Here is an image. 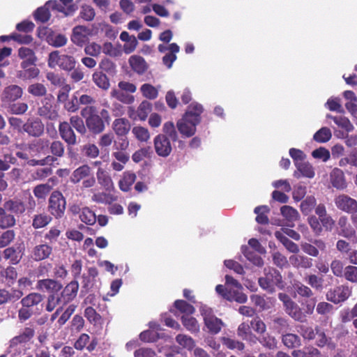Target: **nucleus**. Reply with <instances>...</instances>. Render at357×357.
Returning <instances> with one entry per match:
<instances>
[{
	"mask_svg": "<svg viewBox=\"0 0 357 357\" xmlns=\"http://www.w3.org/2000/svg\"><path fill=\"white\" fill-rule=\"evenodd\" d=\"M337 232L339 236L347 239H352L356 237L355 229L351 226L348 222V218L344 215L340 217L338 219Z\"/></svg>",
	"mask_w": 357,
	"mask_h": 357,
	"instance_id": "a211bd4d",
	"label": "nucleus"
},
{
	"mask_svg": "<svg viewBox=\"0 0 357 357\" xmlns=\"http://www.w3.org/2000/svg\"><path fill=\"white\" fill-rule=\"evenodd\" d=\"M63 288L62 284L53 279L39 280L36 284V289L42 291H47L50 294L59 292Z\"/></svg>",
	"mask_w": 357,
	"mask_h": 357,
	"instance_id": "412c9836",
	"label": "nucleus"
},
{
	"mask_svg": "<svg viewBox=\"0 0 357 357\" xmlns=\"http://www.w3.org/2000/svg\"><path fill=\"white\" fill-rule=\"evenodd\" d=\"M152 105L147 100L142 101L139 105L137 113L139 119L141 121H145L149 114L151 112Z\"/></svg>",
	"mask_w": 357,
	"mask_h": 357,
	"instance_id": "680f3d73",
	"label": "nucleus"
},
{
	"mask_svg": "<svg viewBox=\"0 0 357 357\" xmlns=\"http://www.w3.org/2000/svg\"><path fill=\"white\" fill-rule=\"evenodd\" d=\"M182 323L185 328L191 333H198L199 331V325L197 319L192 317L183 316Z\"/></svg>",
	"mask_w": 357,
	"mask_h": 357,
	"instance_id": "bf43d9fd",
	"label": "nucleus"
},
{
	"mask_svg": "<svg viewBox=\"0 0 357 357\" xmlns=\"http://www.w3.org/2000/svg\"><path fill=\"white\" fill-rule=\"evenodd\" d=\"M269 208L267 206H259L255 208L254 212L257 215L256 221L259 224L266 225L268 223V218L266 213L269 212Z\"/></svg>",
	"mask_w": 357,
	"mask_h": 357,
	"instance_id": "052dcab7",
	"label": "nucleus"
},
{
	"mask_svg": "<svg viewBox=\"0 0 357 357\" xmlns=\"http://www.w3.org/2000/svg\"><path fill=\"white\" fill-rule=\"evenodd\" d=\"M275 238L280 241L282 244L284 246V248L290 252L294 254H297L299 252V247L298 245L289 239L285 235H284L281 231H276L275 233Z\"/></svg>",
	"mask_w": 357,
	"mask_h": 357,
	"instance_id": "e433bc0d",
	"label": "nucleus"
},
{
	"mask_svg": "<svg viewBox=\"0 0 357 357\" xmlns=\"http://www.w3.org/2000/svg\"><path fill=\"white\" fill-rule=\"evenodd\" d=\"M96 177L98 183L105 190H109L113 188V182L108 173L102 167L98 168Z\"/></svg>",
	"mask_w": 357,
	"mask_h": 357,
	"instance_id": "4c0bfd02",
	"label": "nucleus"
},
{
	"mask_svg": "<svg viewBox=\"0 0 357 357\" xmlns=\"http://www.w3.org/2000/svg\"><path fill=\"white\" fill-rule=\"evenodd\" d=\"M59 305H63V299L59 292L50 294L47 298L45 310L47 312L53 311Z\"/></svg>",
	"mask_w": 357,
	"mask_h": 357,
	"instance_id": "37998d69",
	"label": "nucleus"
},
{
	"mask_svg": "<svg viewBox=\"0 0 357 357\" xmlns=\"http://www.w3.org/2000/svg\"><path fill=\"white\" fill-rule=\"evenodd\" d=\"M202 105L197 102H192L183 117L176 123L179 132L185 137H190L196 132V127L201 121Z\"/></svg>",
	"mask_w": 357,
	"mask_h": 357,
	"instance_id": "f257e3e1",
	"label": "nucleus"
},
{
	"mask_svg": "<svg viewBox=\"0 0 357 357\" xmlns=\"http://www.w3.org/2000/svg\"><path fill=\"white\" fill-rule=\"evenodd\" d=\"M302 250L307 255L313 257H317L319 255V250L324 251L326 249V243L321 239H315L313 244L309 243H301Z\"/></svg>",
	"mask_w": 357,
	"mask_h": 357,
	"instance_id": "aec40b11",
	"label": "nucleus"
},
{
	"mask_svg": "<svg viewBox=\"0 0 357 357\" xmlns=\"http://www.w3.org/2000/svg\"><path fill=\"white\" fill-rule=\"evenodd\" d=\"M336 207L347 213H357V200L347 195L342 194L335 198Z\"/></svg>",
	"mask_w": 357,
	"mask_h": 357,
	"instance_id": "9d476101",
	"label": "nucleus"
},
{
	"mask_svg": "<svg viewBox=\"0 0 357 357\" xmlns=\"http://www.w3.org/2000/svg\"><path fill=\"white\" fill-rule=\"evenodd\" d=\"M218 294L222 295L228 301H235L239 303H244L247 301V296L241 291H235L229 289L227 287H224L222 284H218L215 287Z\"/></svg>",
	"mask_w": 357,
	"mask_h": 357,
	"instance_id": "f3484780",
	"label": "nucleus"
},
{
	"mask_svg": "<svg viewBox=\"0 0 357 357\" xmlns=\"http://www.w3.org/2000/svg\"><path fill=\"white\" fill-rule=\"evenodd\" d=\"M81 115L85 118L86 126L91 133L97 135L105 130L104 121L96 113V108L94 107H85L82 109Z\"/></svg>",
	"mask_w": 357,
	"mask_h": 357,
	"instance_id": "7ed1b4c3",
	"label": "nucleus"
},
{
	"mask_svg": "<svg viewBox=\"0 0 357 357\" xmlns=\"http://www.w3.org/2000/svg\"><path fill=\"white\" fill-rule=\"evenodd\" d=\"M22 70L17 72V76L22 80L31 79L37 77L40 70L36 63L27 65V67L21 66Z\"/></svg>",
	"mask_w": 357,
	"mask_h": 357,
	"instance_id": "7c9ffc66",
	"label": "nucleus"
},
{
	"mask_svg": "<svg viewBox=\"0 0 357 357\" xmlns=\"http://www.w3.org/2000/svg\"><path fill=\"white\" fill-rule=\"evenodd\" d=\"M1 275L5 278L6 282L9 284H13L17 277V273L14 267L8 266L1 271Z\"/></svg>",
	"mask_w": 357,
	"mask_h": 357,
	"instance_id": "e2e57ef3",
	"label": "nucleus"
},
{
	"mask_svg": "<svg viewBox=\"0 0 357 357\" xmlns=\"http://www.w3.org/2000/svg\"><path fill=\"white\" fill-rule=\"evenodd\" d=\"M278 299L282 303L284 312L294 320L299 322L305 321V313L301 307L286 293H279Z\"/></svg>",
	"mask_w": 357,
	"mask_h": 357,
	"instance_id": "20e7f679",
	"label": "nucleus"
},
{
	"mask_svg": "<svg viewBox=\"0 0 357 357\" xmlns=\"http://www.w3.org/2000/svg\"><path fill=\"white\" fill-rule=\"evenodd\" d=\"M48 153L46 157L52 158V160L50 161V164L52 165L58 160V158L64 156L65 146L62 142L57 139L52 142L48 139Z\"/></svg>",
	"mask_w": 357,
	"mask_h": 357,
	"instance_id": "dca6fc26",
	"label": "nucleus"
},
{
	"mask_svg": "<svg viewBox=\"0 0 357 357\" xmlns=\"http://www.w3.org/2000/svg\"><path fill=\"white\" fill-rule=\"evenodd\" d=\"M59 132L61 138L68 146H74L77 143V136L68 122H61L59 125Z\"/></svg>",
	"mask_w": 357,
	"mask_h": 357,
	"instance_id": "2eb2a0df",
	"label": "nucleus"
},
{
	"mask_svg": "<svg viewBox=\"0 0 357 357\" xmlns=\"http://www.w3.org/2000/svg\"><path fill=\"white\" fill-rule=\"evenodd\" d=\"M294 289L301 298L309 299L314 297V294L312 289L301 282L296 283L294 284Z\"/></svg>",
	"mask_w": 357,
	"mask_h": 357,
	"instance_id": "603ef678",
	"label": "nucleus"
},
{
	"mask_svg": "<svg viewBox=\"0 0 357 357\" xmlns=\"http://www.w3.org/2000/svg\"><path fill=\"white\" fill-rule=\"evenodd\" d=\"M332 137L331 130L327 127H323L317 131L313 136L314 140L319 143H326Z\"/></svg>",
	"mask_w": 357,
	"mask_h": 357,
	"instance_id": "6e6d98bb",
	"label": "nucleus"
},
{
	"mask_svg": "<svg viewBox=\"0 0 357 357\" xmlns=\"http://www.w3.org/2000/svg\"><path fill=\"white\" fill-rule=\"evenodd\" d=\"M92 79L97 86L103 90H107L109 87V79L102 72H95L92 75Z\"/></svg>",
	"mask_w": 357,
	"mask_h": 357,
	"instance_id": "3c124183",
	"label": "nucleus"
},
{
	"mask_svg": "<svg viewBox=\"0 0 357 357\" xmlns=\"http://www.w3.org/2000/svg\"><path fill=\"white\" fill-rule=\"evenodd\" d=\"M111 96L124 104H131L134 102V97L121 89H113L111 91Z\"/></svg>",
	"mask_w": 357,
	"mask_h": 357,
	"instance_id": "5fc2aeb1",
	"label": "nucleus"
},
{
	"mask_svg": "<svg viewBox=\"0 0 357 357\" xmlns=\"http://www.w3.org/2000/svg\"><path fill=\"white\" fill-rule=\"evenodd\" d=\"M66 202L61 192L54 191L49 199V211L56 218H61L66 211Z\"/></svg>",
	"mask_w": 357,
	"mask_h": 357,
	"instance_id": "0eeeda50",
	"label": "nucleus"
},
{
	"mask_svg": "<svg viewBox=\"0 0 357 357\" xmlns=\"http://www.w3.org/2000/svg\"><path fill=\"white\" fill-rule=\"evenodd\" d=\"M296 171L294 172V176L296 178L303 177L312 178L314 176V169L312 165L306 161H303L296 165Z\"/></svg>",
	"mask_w": 357,
	"mask_h": 357,
	"instance_id": "c85d7f7f",
	"label": "nucleus"
},
{
	"mask_svg": "<svg viewBox=\"0 0 357 357\" xmlns=\"http://www.w3.org/2000/svg\"><path fill=\"white\" fill-rule=\"evenodd\" d=\"M46 5H48L49 7L52 6L59 12L63 13L65 15H71L77 9L73 0H59V2L50 1L46 3Z\"/></svg>",
	"mask_w": 357,
	"mask_h": 357,
	"instance_id": "6ab92c4d",
	"label": "nucleus"
},
{
	"mask_svg": "<svg viewBox=\"0 0 357 357\" xmlns=\"http://www.w3.org/2000/svg\"><path fill=\"white\" fill-rule=\"evenodd\" d=\"M38 109L36 114L45 119L50 120H56L58 116V112L53 106V100L52 97H44L38 102Z\"/></svg>",
	"mask_w": 357,
	"mask_h": 357,
	"instance_id": "1a4fd4ad",
	"label": "nucleus"
},
{
	"mask_svg": "<svg viewBox=\"0 0 357 357\" xmlns=\"http://www.w3.org/2000/svg\"><path fill=\"white\" fill-rule=\"evenodd\" d=\"M264 275L258 280L259 285L261 289L268 293H273L275 287L284 289V282L280 272L273 267H265L263 271Z\"/></svg>",
	"mask_w": 357,
	"mask_h": 357,
	"instance_id": "f03ea898",
	"label": "nucleus"
},
{
	"mask_svg": "<svg viewBox=\"0 0 357 357\" xmlns=\"http://www.w3.org/2000/svg\"><path fill=\"white\" fill-rule=\"evenodd\" d=\"M289 261L292 266L298 269H308L313 265L311 258L298 253L291 255L289 258Z\"/></svg>",
	"mask_w": 357,
	"mask_h": 357,
	"instance_id": "b1692460",
	"label": "nucleus"
},
{
	"mask_svg": "<svg viewBox=\"0 0 357 357\" xmlns=\"http://www.w3.org/2000/svg\"><path fill=\"white\" fill-rule=\"evenodd\" d=\"M34 335L35 331L33 328L26 327L18 335L15 336L10 340V347H15L19 344L26 343L33 337Z\"/></svg>",
	"mask_w": 357,
	"mask_h": 357,
	"instance_id": "bb28decb",
	"label": "nucleus"
},
{
	"mask_svg": "<svg viewBox=\"0 0 357 357\" xmlns=\"http://www.w3.org/2000/svg\"><path fill=\"white\" fill-rule=\"evenodd\" d=\"M76 65L75 59L69 55L61 54L59 51L52 52L48 56V66L54 68L56 66L65 71H72Z\"/></svg>",
	"mask_w": 357,
	"mask_h": 357,
	"instance_id": "39448f33",
	"label": "nucleus"
},
{
	"mask_svg": "<svg viewBox=\"0 0 357 357\" xmlns=\"http://www.w3.org/2000/svg\"><path fill=\"white\" fill-rule=\"evenodd\" d=\"M52 253V247L47 243L37 245L31 251V257L36 261L48 259Z\"/></svg>",
	"mask_w": 357,
	"mask_h": 357,
	"instance_id": "5701e85b",
	"label": "nucleus"
},
{
	"mask_svg": "<svg viewBox=\"0 0 357 357\" xmlns=\"http://www.w3.org/2000/svg\"><path fill=\"white\" fill-rule=\"evenodd\" d=\"M22 130L29 136L39 137L44 132V124L38 117L29 118L22 125Z\"/></svg>",
	"mask_w": 357,
	"mask_h": 357,
	"instance_id": "f8f14e48",
	"label": "nucleus"
},
{
	"mask_svg": "<svg viewBox=\"0 0 357 357\" xmlns=\"http://www.w3.org/2000/svg\"><path fill=\"white\" fill-rule=\"evenodd\" d=\"M70 125L74 128L77 132L81 135H84L86 132V128L84 125V121L78 116H73L70 118Z\"/></svg>",
	"mask_w": 357,
	"mask_h": 357,
	"instance_id": "0e129e2a",
	"label": "nucleus"
},
{
	"mask_svg": "<svg viewBox=\"0 0 357 357\" xmlns=\"http://www.w3.org/2000/svg\"><path fill=\"white\" fill-rule=\"evenodd\" d=\"M317 204L316 199L313 196L307 197L301 204V210L304 215H308Z\"/></svg>",
	"mask_w": 357,
	"mask_h": 357,
	"instance_id": "338daca9",
	"label": "nucleus"
},
{
	"mask_svg": "<svg viewBox=\"0 0 357 357\" xmlns=\"http://www.w3.org/2000/svg\"><path fill=\"white\" fill-rule=\"evenodd\" d=\"M155 153L160 157L169 156L172 151L169 139L165 135L159 134L153 139Z\"/></svg>",
	"mask_w": 357,
	"mask_h": 357,
	"instance_id": "9b49d317",
	"label": "nucleus"
},
{
	"mask_svg": "<svg viewBox=\"0 0 357 357\" xmlns=\"http://www.w3.org/2000/svg\"><path fill=\"white\" fill-rule=\"evenodd\" d=\"M351 295V288L347 284H341L330 289L326 294L328 301L334 304H340L347 301Z\"/></svg>",
	"mask_w": 357,
	"mask_h": 357,
	"instance_id": "6e6552de",
	"label": "nucleus"
},
{
	"mask_svg": "<svg viewBox=\"0 0 357 357\" xmlns=\"http://www.w3.org/2000/svg\"><path fill=\"white\" fill-rule=\"evenodd\" d=\"M18 56L23 60L20 66L25 68L27 67V65L36 63L37 61L34 52L28 47H20L18 50Z\"/></svg>",
	"mask_w": 357,
	"mask_h": 357,
	"instance_id": "c756f323",
	"label": "nucleus"
},
{
	"mask_svg": "<svg viewBox=\"0 0 357 357\" xmlns=\"http://www.w3.org/2000/svg\"><path fill=\"white\" fill-rule=\"evenodd\" d=\"M112 128L118 136H126L130 130V123L127 119H116L112 123Z\"/></svg>",
	"mask_w": 357,
	"mask_h": 357,
	"instance_id": "2f4dec72",
	"label": "nucleus"
},
{
	"mask_svg": "<svg viewBox=\"0 0 357 357\" xmlns=\"http://www.w3.org/2000/svg\"><path fill=\"white\" fill-rule=\"evenodd\" d=\"M175 307L185 316L192 314L195 312V307L183 300H177L174 302Z\"/></svg>",
	"mask_w": 357,
	"mask_h": 357,
	"instance_id": "69168bd1",
	"label": "nucleus"
},
{
	"mask_svg": "<svg viewBox=\"0 0 357 357\" xmlns=\"http://www.w3.org/2000/svg\"><path fill=\"white\" fill-rule=\"evenodd\" d=\"M23 94L22 89L15 84H12L6 86L1 96V100L3 106H7L12 102H14L22 97Z\"/></svg>",
	"mask_w": 357,
	"mask_h": 357,
	"instance_id": "ddd939ff",
	"label": "nucleus"
},
{
	"mask_svg": "<svg viewBox=\"0 0 357 357\" xmlns=\"http://www.w3.org/2000/svg\"><path fill=\"white\" fill-rule=\"evenodd\" d=\"M282 341L288 348H295L301 344V338L296 334L286 333L282 335Z\"/></svg>",
	"mask_w": 357,
	"mask_h": 357,
	"instance_id": "864d4df0",
	"label": "nucleus"
},
{
	"mask_svg": "<svg viewBox=\"0 0 357 357\" xmlns=\"http://www.w3.org/2000/svg\"><path fill=\"white\" fill-rule=\"evenodd\" d=\"M326 118L333 119L336 125L344 129L347 132H352L354 130V126L346 117L333 116L331 114H327Z\"/></svg>",
	"mask_w": 357,
	"mask_h": 357,
	"instance_id": "09e8293b",
	"label": "nucleus"
},
{
	"mask_svg": "<svg viewBox=\"0 0 357 357\" xmlns=\"http://www.w3.org/2000/svg\"><path fill=\"white\" fill-rule=\"evenodd\" d=\"M91 174V167L88 165H82L73 172L70 181L73 183H78L81 180L89 177Z\"/></svg>",
	"mask_w": 357,
	"mask_h": 357,
	"instance_id": "f704fd0d",
	"label": "nucleus"
},
{
	"mask_svg": "<svg viewBox=\"0 0 357 357\" xmlns=\"http://www.w3.org/2000/svg\"><path fill=\"white\" fill-rule=\"evenodd\" d=\"M128 62L132 70L138 75H143L149 68V65L145 59L139 55L131 56Z\"/></svg>",
	"mask_w": 357,
	"mask_h": 357,
	"instance_id": "a878e982",
	"label": "nucleus"
},
{
	"mask_svg": "<svg viewBox=\"0 0 357 357\" xmlns=\"http://www.w3.org/2000/svg\"><path fill=\"white\" fill-rule=\"evenodd\" d=\"M331 181L333 186L337 189H343L346 187L344 173L339 168H334L331 172Z\"/></svg>",
	"mask_w": 357,
	"mask_h": 357,
	"instance_id": "c9c22d12",
	"label": "nucleus"
},
{
	"mask_svg": "<svg viewBox=\"0 0 357 357\" xmlns=\"http://www.w3.org/2000/svg\"><path fill=\"white\" fill-rule=\"evenodd\" d=\"M44 296L39 293H30L25 297L22 298L21 304L23 307H29L31 309L33 307H36L41 303L43 301Z\"/></svg>",
	"mask_w": 357,
	"mask_h": 357,
	"instance_id": "72a5a7b5",
	"label": "nucleus"
},
{
	"mask_svg": "<svg viewBox=\"0 0 357 357\" xmlns=\"http://www.w3.org/2000/svg\"><path fill=\"white\" fill-rule=\"evenodd\" d=\"M280 212L282 215L288 222V226L291 227L294 226V222L300 218L298 211L290 206H282L280 208Z\"/></svg>",
	"mask_w": 357,
	"mask_h": 357,
	"instance_id": "473e14b6",
	"label": "nucleus"
},
{
	"mask_svg": "<svg viewBox=\"0 0 357 357\" xmlns=\"http://www.w3.org/2000/svg\"><path fill=\"white\" fill-rule=\"evenodd\" d=\"M317 335L316 344L319 347H324L328 345L330 348H334L335 345L331 342V339L328 338L324 333L319 326L315 327Z\"/></svg>",
	"mask_w": 357,
	"mask_h": 357,
	"instance_id": "de8ad7c7",
	"label": "nucleus"
},
{
	"mask_svg": "<svg viewBox=\"0 0 357 357\" xmlns=\"http://www.w3.org/2000/svg\"><path fill=\"white\" fill-rule=\"evenodd\" d=\"M259 337V342L264 347L273 349L277 347V342L274 337L268 333H263Z\"/></svg>",
	"mask_w": 357,
	"mask_h": 357,
	"instance_id": "774afa93",
	"label": "nucleus"
},
{
	"mask_svg": "<svg viewBox=\"0 0 357 357\" xmlns=\"http://www.w3.org/2000/svg\"><path fill=\"white\" fill-rule=\"evenodd\" d=\"M288 320L282 317H275L272 320V328L279 333H283L289 330Z\"/></svg>",
	"mask_w": 357,
	"mask_h": 357,
	"instance_id": "8fccbe9b",
	"label": "nucleus"
},
{
	"mask_svg": "<svg viewBox=\"0 0 357 357\" xmlns=\"http://www.w3.org/2000/svg\"><path fill=\"white\" fill-rule=\"evenodd\" d=\"M241 252L248 260L252 262L254 265L261 267L264 265V261L262 258L253 252L247 245H243L241 247Z\"/></svg>",
	"mask_w": 357,
	"mask_h": 357,
	"instance_id": "ea45409f",
	"label": "nucleus"
},
{
	"mask_svg": "<svg viewBox=\"0 0 357 357\" xmlns=\"http://www.w3.org/2000/svg\"><path fill=\"white\" fill-rule=\"evenodd\" d=\"M78 289L79 283L76 280H72L63 289L60 293L63 299V305H67L77 296Z\"/></svg>",
	"mask_w": 357,
	"mask_h": 357,
	"instance_id": "4be33fe9",
	"label": "nucleus"
},
{
	"mask_svg": "<svg viewBox=\"0 0 357 357\" xmlns=\"http://www.w3.org/2000/svg\"><path fill=\"white\" fill-rule=\"evenodd\" d=\"M88 29L84 26L74 27L71 36V41L78 46H83L88 40Z\"/></svg>",
	"mask_w": 357,
	"mask_h": 357,
	"instance_id": "393cba45",
	"label": "nucleus"
},
{
	"mask_svg": "<svg viewBox=\"0 0 357 357\" xmlns=\"http://www.w3.org/2000/svg\"><path fill=\"white\" fill-rule=\"evenodd\" d=\"M199 311L203 317L204 325L208 331L213 335L218 334L223 326L222 320L216 317L213 314V310L206 305L201 304Z\"/></svg>",
	"mask_w": 357,
	"mask_h": 357,
	"instance_id": "423d86ee",
	"label": "nucleus"
},
{
	"mask_svg": "<svg viewBox=\"0 0 357 357\" xmlns=\"http://www.w3.org/2000/svg\"><path fill=\"white\" fill-rule=\"evenodd\" d=\"M305 282L313 289L317 291H321L324 289V280L315 274H310L305 277Z\"/></svg>",
	"mask_w": 357,
	"mask_h": 357,
	"instance_id": "4d7b16f0",
	"label": "nucleus"
},
{
	"mask_svg": "<svg viewBox=\"0 0 357 357\" xmlns=\"http://www.w3.org/2000/svg\"><path fill=\"white\" fill-rule=\"evenodd\" d=\"M140 91L143 96L149 100H154L158 96V89L150 84H142Z\"/></svg>",
	"mask_w": 357,
	"mask_h": 357,
	"instance_id": "13d9d810",
	"label": "nucleus"
},
{
	"mask_svg": "<svg viewBox=\"0 0 357 357\" xmlns=\"http://www.w3.org/2000/svg\"><path fill=\"white\" fill-rule=\"evenodd\" d=\"M3 257L6 259H9L11 264H17L22 257V252L20 248L9 247L4 250Z\"/></svg>",
	"mask_w": 357,
	"mask_h": 357,
	"instance_id": "58836bf2",
	"label": "nucleus"
},
{
	"mask_svg": "<svg viewBox=\"0 0 357 357\" xmlns=\"http://www.w3.org/2000/svg\"><path fill=\"white\" fill-rule=\"evenodd\" d=\"M338 165L341 167H346L348 165L357 168V148L352 149L348 156L342 158Z\"/></svg>",
	"mask_w": 357,
	"mask_h": 357,
	"instance_id": "c03bdc74",
	"label": "nucleus"
},
{
	"mask_svg": "<svg viewBox=\"0 0 357 357\" xmlns=\"http://www.w3.org/2000/svg\"><path fill=\"white\" fill-rule=\"evenodd\" d=\"M3 208L15 215H21L25 211V206L20 200H8Z\"/></svg>",
	"mask_w": 357,
	"mask_h": 357,
	"instance_id": "a19ab883",
	"label": "nucleus"
},
{
	"mask_svg": "<svg viewBox=\"0 0 357 357\" xmlns=\"http://www.w3.org/2000/svg\"><path fill=\"white\" fill-rule=\"evenodd\" d=\"M48 146V139L39 138L29 142L26 147L31 157H40L47 155Z\"/></svg>",
	"mask_w": 357,
	"mask_h": 357,
	"instance_id": "4468645a",
	"label": "nucleus"
},
{
	"mask_svg": "<svg viewBox=\"0 0 357 357\" xmlns=\"http://www.w3.org/2000/svg\"><path fill=\"white\" fill-rule=\"evenodd\" d=\"M79 219L88 225H93L96 222V215L89 207H84L80 211Z\"/></svg>",
	"mask_w": 357,
	"mask_h": 357,
	"instance_id": "49530a36",
	"label": "nucleus"
},
{
	"mask_svg": "<svg viewBox=\"0 0 357 357\" xmlns=\"http://www.w3.org/2000/svg\"><path fill=\"white\" fill-rule=\"evenodd\" d=\"M80 152L84 156L90 159L96 158L100 153L98 147L91 143H86L81 146Z\"/></svg>",
	"mask_w": 357,
	"mask_h": 357,
	"instance_id": "79ce46f5",
	"label": "nucleus"
},
{
	"mask_svg": "<svg viewBox=\"0 0 357 357\" xmlns=\"http://www.w3.org/2000/svg\"><path fill=\"white\" fill-rule=\"evenodd\" d=\"M135 180L136 175L134 173L130 172H124L123 177L119 181L120 189L124 192H128Z\"/></svg>",
	"mask_w": 357,
	"mask_h": 357,
	"instance_id": "a18cd8bd",
	"label": "nucleus"
},
{
	"mask_svg": "<svg viewBox=\"0 0 357 357\" xmlns=\"http://www.w3.org/2000/svg\"><path fill=\"white\" fill-rule=\"evenodd\" d=\"M293 357H327L313 346H306L291 352Z\"/></svg>",
	"mask_w": 357,
	"mask_h": 357,
	"instance_id": "cd10ccee",
	"label": "nucleus"
}]
</instances>
